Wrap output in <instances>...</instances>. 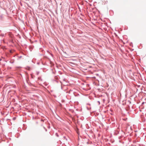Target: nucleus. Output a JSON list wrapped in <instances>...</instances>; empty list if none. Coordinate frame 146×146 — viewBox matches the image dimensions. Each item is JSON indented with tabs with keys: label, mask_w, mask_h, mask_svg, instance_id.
<instances>
[{
	"label": "nucleus",
	"mask_w": 146,
	"mask_h": 146,
	"mask_svg": "<svg viewBox=\"0 0 146 146\" xmlns=\"http://www.w3.org/2000/svg\"><path fill=\"white\" fill-rule=\"evenodd\" d=\"M77 133L78 134V135H79V133H78V131H77Z\"/></svg>",
	"instance_id": "nucleus-1"
},
{
	"label": "nucleus",
	"mask_w": 146,
	"mask_h": 146,
	"mask_svg": "<svg viewBox=\"0 0 146 146\" xmlns=\"http://www.w3.org/2000/svg\"><path fill=\"white\" fill-rule=\"evenodd\" d=\"M78 139H80V138H79V136L78 137Z\"/></svg>",
	"instance_id": "nucleus-2"
},
{
	"label": "nucleus",
	"mask_w": 146,
	"mask_h": 146,
	"mask_svg": "<svg viewBox=\"0 0 146 146\" xmlns=\"http://www.w3.org/2000/svg\"><path fill=\"white\" fill-rule=\"evenodd\" d=\"M1 60V59H0V60Z\"/></svg>",
	"instance_id": "nucleus-3"
}]
</instances>
